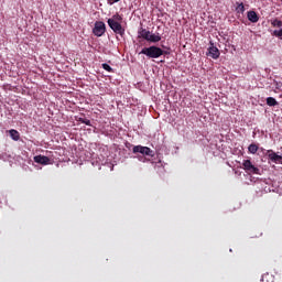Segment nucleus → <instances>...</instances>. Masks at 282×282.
I'll use <instances>...</instances> for the list:
<instances>
[{
	"instance_id": "nucleus-9",
	"label": "nucleus",
	"mask_w": 282,
	"mask_h": 282,
	"mask_svg": "<svg viewBox=\"0 0 282 282\" xmlns=\"http://www.w3.org/2000/svg\"><path fill=\"white\" fill-rule=\"evenodd\" d=\"M247 19L250 23H259V13L254 10H250L247 12Z\"/></svg>"
},
{
	"instance_id": "nucleus-19",
	"label": "nucleus",
	"mask_w": 282,
	"mask_h": 282,
	"mask_svg": "<svg viewBox=\"0 0 282 282\" xmlns=\"http://www.w3.org/2000/svg\"><path fill=\"white\" fill-rule=\"evenodd\" d=\"M101 67L106 72H109V73L113 72V68H111V66L109 64H107V63L101 64Z\"/></svg>"
},
{
	"instance_id": "nucleus-8",
	"label": "nucleus",
	"mask_w": 282,
	"mask_h": 282,
	"mask_svg": "<svg viewBox=\"0 0 282 282\" xmlns=\"http://www.w3.org/2000/svg\"><path fill=\"white\" fill-rule=\"evenodd\" d=\"M33 160L36 164H42L43 166H47V164H51V160L45 155H35Z\"/></svg>"
},
{
	"instance_id": "nucleus-10",
	"label": "nucleus",
	"mask_w": 282,
	"mask_h": 282,
	"mask_svg": "<svg viewBox=\"0 0 282 282\" xmlns=\"http://www.w3.org/2000/svg\"><path fill=\"white\" fill-rule=\"evenodd\" d=\"M139 36H141V39H144L145 41H149L151 36V31H148L147 29H141L139 31Z\"/></svg>"
},
{
	"instance_id": "nucleus-3",
	"label": "nucleus",
	"mask_w": 282,
	"mask_h": 282,
	"mask_svg": "<svg viewBox=\"0 0 282 282\" xmlns=\"http://www.w3.org/2000/svg\"><path fill=\"white\" fill-rule=\"evenodd\" d=\"M132 153H141V155H147L148 158H153L155 155L151 148L143 145H134L132 149Z\"/></svg>"
},
{
	"instance_id": "nucleus-14",
	"label": "nucleus",
	"mask_w": 282,
	"mask_h": 282,
	"mask_svg": "<svg viewBox=\"0 0 282 282\" xmlns=\"http://www.w3.org/2000/svg\"><path fill=\"white\" fill-rule=\"evenodd\" d=\"M248 151H249V153H252V155H254L257 153V151H259V145H257L256 143H251L248 147Z\"/></svg>"
},
{
	"instance_id": "nucleus-20",
	"label": "nucleus",
	"mask_w": 282,
	"mask_h": 282,
	"mask_svg": "<svg viewBox=\"0 0 282 282\" xmlns=\"http://www.w3.org/2000/svg\"><path fill=\"white\" fill-rule=\"evenodd\" d=\"M118 1H120V0H108V4L113 6V3H118Z\"/></svg>"
},
{
	"instance_id": "nucleus-1",
	"label": "nucleus",
	"mask_w": 282,
	"mask_h": 282,
	"mask_svg": "<svg viewBox=\"0 0 282 282\" xmlns=\"http://www.w3.org/2000/svg\"><path fill=\"white\" fill-rule=\"evenodd\" d=\"M140 54H144L148 58H160V56H164V50L158 46H149L143 47Z\"/></svg>"
},
{
	"instance_id": "nucleus-4",
	"label": "nucleus",
	"mask_w": 282,
	"mask_h": 282,
	"mask_svg": "<svg viewBox=\"0 0 282 282\" xmlns=\"http://www.w3.org/2000/svg\"><path fill=\"white\" fill-rule=\"evenodd\" d=\"M108 25L112 29L116 34H120V36H124V29H122V24L113 19H108Z\"/></svg>"
},
{
	"instance_id": "nucleus-11",
	"label": "nucleus",
	"mask_w": 282,
	"mask_h": 282,
	"mask_svg": "<svg viewBox=\"0 0 282 282\" xmlns=\"http://www.w3.org/2000/svg\"><path fill=\"white\" fill-rule=\"evenodd\" d=\"M9 133L10 137L14 140V142H19V140H21V134L19 133V131L11 129Z\"/></svg>"
},
{
	"instance_id": "nucleus-6",
	"label": "nucleus",
	"mask_w": 282,
	"mask_h": 282,
	"mask_svg": "<svg viewBox=\"0 0 282 282\" xmlns=\"http://www.w3.org/2000/svg\"><path fill=\"white\" fill-rule=\"evenodd\" d=\"M209 44L210 46L208 47L207 56H210V58H214V59L219 58V56L221 55V53L219 52V48H217V46H215L213 42H210Z\"/></svg>"
},
{
	"instance_id": "nucleus-22",
	"label": "nucleus",
	"mask_w": 282,
	"mask_h": 282,
	"mask_svg": "<svg viewBox=\"0 0 282 282\" xmlns=\"http://www.w3.org/2000/svg\"><path fill=\"white\" fill-rule=\"evenodd\" d=\"M260 151L264 152L265 150L263 148H261Z\"/></svg>"
},
{
	"instance_id": "nucleus-16",
	"label": "nucleus",
	"mask_w": 282,
	"mask_h": 282,
	"mask_svg": "<svg viewBox=\"0 0 282 282\" xmlns=\"http://www.w3.org/2000/svg\"><path fill=\"white\" fill-rule=\"evenodd\" d=\"M271 34L282 41V28L280 30H274Z\"/></svg>"
},
{
	"instance_id": "nucleus-17",
	"label": "nucleus",
	"mask_w": 282,
	"mask_h": 282,
	"mask_svg": "<svg viewBox=\"0 0 282 282\" xmlns=\"http://www.w3.org/2000/svg\"><path fill=\"white\" fill-rule=\"evenodd\" d=\"M77 121L82 122V124H86L87 127H91V121L89 119L78 118Z\"/></svg>"
},
{
	"instance_id": "nucleus-18",
	"label": "nucleus",
	"mask_w": 282,
	"mask_h": 282,
	"mask_svg": "<svg viewBox=\"0 0 282 282\" xmlns=\"http://www.w3.org/2000/svg\"><path fill=\"white\" fill-rule=\"evenodd\" d=\"M236 10L240 14H243V12H246V7L243 6V2L239 3Z\"/></svg>"
},
{
	"instance_id": "nucleus-15",
	"label": "nucleus",
	"mask_w": 282,
	"mask_h": 282,
	"mask_svg": "<svg viewBox=\"0 0 282 282\" xmlns=\"http://www.w3.org/2000/svg\"><path fill=\"white\" fill-rule=\"evenodd\" d=\"M271 25H272V28H282V20H279V19H273V20H271Z\"/></svg>"
},
{
	"instance_id": "nucleus-13",
	"label": "nucleus",
	"mask_w": 282,
	"mask_h": 282,
	"mask_svg": "<svg viewBox=\"0 0 282 282\" xmlns=\"http://www.w3.org/2000/svg\"><path fill=\"white\" fill-rule=\"evenodd\" d=\"M267 105L268 107H276V105H279V101H276L274 97H268Z\"/></svg>"
},
{
	"instance_id": "nucleus-2",
	"label": "nucleus",
	"mask_w": 282,
	"mask_h": 282,
	"mask_svg": "<svg viewBox=\"0 0 282 282\" xmlns=\"http://www.w3.org/2000/svg\"><path fill=\"white\" fill-rule=\"evenodd\" d=\"M242 169L248 175H261V170L252 164V161L250 160L242 161Z\"/></svg>"
},
{
	"instance_id": "nucleus-12",
	"label": "nucleus",
	"mask_w": 282,
	"mask_h": 282,
	"mask_svg": "<svg viewBox=\"0 0 282 282\" xmlns=\"http://www.w3.org/2000/svg\"><path fill=\"white\" fill-rule=\"evenodd\" d=\"M150 43H160L162 41V36L155 35V34H150V37L148 39Z\"/></svg>"
},
{
	"instance_id": "nucleus-21",
	"label": "nucleus",
	"mask_w": 282,
	"mask_h": 282,
	"mask_svg": "<svg viewBox=\"0 0 282 282\" xmlns=\"http://www.w3.org/2000/svg\"><path fill=\"white\" fill-rule=\"evenodd\" d=\"M147 159L144 156H139L140 162H144Z\"/></svg>"
},
{
	"instance_id": "nucleus-5",
	"label": "nucleus",
	"mask_w": 282,
	"mask_h": 282,
	"mask_svg": "<svg viewBox=\"0 0 282 282\" xmlns=\"http://www.w3.org/2000/svg\"><path fill=\"white\" fill-rule=\"evenodd\" d=\"M105 32H107V26L105 25V22L102 21L95 22L93 34H95V36H102Z\"/></svg>"
},
{
	"instance_id": "nucleus-7",
	"label": "nucleus",
	"mask_w": 282,
	"mask_h": 282,
	"mask_svg": "<svg viewBox=\"0 0 282 282\" xmlns=\"http://www.w3.org/2000/svg\"><path fill=\"white\" fill-rule=\"evenodd\" d=\"M264 155H267L269 158V160H271V162H274V164H279V162H281L282 156L276 154V152L272 151V150H268Z\"/></svg>"
}]
</instances>
